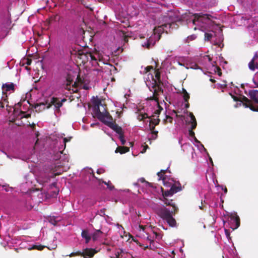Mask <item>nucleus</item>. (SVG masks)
<instances>
[{
	"instance_id": "31",
	"label": "nucleus",
	"mask_w": 258,
	"mask_h": 258,
	"mask_svg": "<svg viewBox=\"0 0 258 258\" xmlns=\"http://www.w3.org/2000/svg\"><path fill=\"white\" fill-rule=\"evenodd\" d=\"M140 183H143L144 184H145L146 186L147 185V184H149V183L146 181L145 179L144 178H141L140 179H138V181L137 182H135L134 183V185L136 186V187H141L142 185L140 184Z\"/></svg>"
},
{
	"instance_id": "15",
	"label": "nucleus",
	"mask_w": 258,
	"mask_h": 258,
	"mask_svg": "<svg viewBox=\"0 0 258 258\" xmlns=\"http://www.w3.org/2000/svg\"><path fill=\"white\" fill-rule=\"evenodd\" d=\"M65 98L59 99L56 97H52L50 98V102L43 104L44 108L49 109L52 108L54 111L59 110V108L62 106L63 102L66 101Z\"/></svg>"
},
{
	"instance_id": "52",
	"label": "nucleus",
	"mask_w": 258,
	"mask_h": 258,
	"mask_svg": "<svg viewBox=\"0 0 258 258\" xmlns=\"http://www.w3.org/2000/svg\"><path fill=\"white\" fill-rule=\"evenodd\" d=\"M126 151H119L118 148H117L115 151L116 153H117L118 152H120L121 154H123L125 153Z\"/></svg>"
},
{
	"instance_id": "28",
	"label": "nucleus",
	"mask_w": 258,
	"mask_h": 258,
	"mask_svg": "<svg viewBox=\"0 0 258 258\" xmlns=\"http://www.w3.org/2000/svg\"><path fill=\"white\" fill-rule=\"evenodd\" d=\"M163 202L165 204H166L168 206H170L172 207V208H173L174 213L176 212L177 211L178 207L176 206V205L175 204V203H173L172 200H168L167 199H165V200L163 201Z\"/></svg>"
},
{
	"instance_id": "62",
	"label": "nucleus",
	"mask_w": 258,
	"mask_h": 258,
	"mask_svg": "<svg viewBox=\"0 0 258 258\" xmlns=\"http://www.w3.org/2000/svg\"><path fill=\"white\" fill-rule=\"evenodd\" d=\"M172 113H177V112L176 111H175V110H173Z\"/></svg>"
},
{
	"instance_id": "64",
	"label": "nucleus",
	"mask_w": 258,
	"mask_h": 258,
	"mask_svg": "<svg viewBox=\"0 0 258 258\" xmlns=\"http://www.w3.org/2000/svg\"><path fill=\"white\" fill-rule=\"evenodd\" d=\"M254 83L256 85L257 87H258V84H256L254 81H253Z\"/></svg>"
},
{
	"instance_id": "40",
	"label": "nucleus",
	"mask_w": 258,
	"mask_h": 258,
	"mask_svg": "<svg viewBox=\"0 0 258 258\" xmlns=\"http://www.w3.org/2000/svg\"><path fill=\"white\" fill-rule=\"evenodd\" d=\"M2 187L3 188V189L7 192L9 191L10 190L12 191L13 190V188L12 187H10L9 185L6 184L2 185Z\"/></svg>"
},
{
	"instance_id": "58",
	"label": "nucleus",
	"mask_w": 258,
	"mask_h": 258,
	"mask_svg": "<svg viewBox=\"0 0 258 258\" xmlns=\"http://www.w3.org/2000/svg\"><path fill=\"white\" fill-rule=\"evenodd\" d=\"M50 179L49 178H47L46 180H44V182H47L48 180H49Z\"/></svg>"
},
{
	"instance_id": "26",
	"label": "nucleus",
	"mask_w": 258,
	"mask_h": 258,
	"mask_svg": "<svg viewBox=\"0 0 258 258\" xmlns=\"http://www.w3.org/2000/svg\"><path fill=\"white\" fill-rule=\"evenodd\" d=\"M258 56L256 53L254 54L253 56L252 59L251 60V61L248 63V67L249 69L251 71H254L255 69L257 68L258 67V64L255 63L254 62V60L257 58Z\"/></svg>"
},
{
	"instance_id": "59",
	"label": "nucleus",
	"mask_w": 258,
	"mask_h": 258,
	"mask_svg": "<svg viewBox=\"0 0 258 258\" xmlns=\"http://www.w3.org/2000/svg\"><path fill=\"white\" fill-rule=\"evenodd\" d=\"M235 101H237V98L236 97H232Z\"/></svg>"
},
{
	"instance_id": "12",
	"label": "nucleus",
	"mask_w": 258,
	"mask_h": 258,
	"mask_svg": "<svg viewBox=\"0 0 258 258\" xmlns=\"http://www.w3.org/2000/svg\"><path fill=\"white\" fill-rule=\"evenodd\" d=\"M45 197V194L42 191L34 188L26 196V201L30 204L38 205L43 201Z\"/></svg>"
},
{
	"instance_id": "36",
	"label": "nucleus",
	"mask_w": 258,
	"mask_h": 258,
	"mask_svg": "<svg viewBox=\"0 0 258 258\" xmlns=\"http://www.w3.org/2000/svg\"><path fill=\"white\" fill-rule=\"evenodd\" d=\"M31 62H32V60L31 59L26 58H24L22 61V63H23V65L29 66L31 64Z\"/></svg>"
},
{
	"instance_id": "10",
	"label": "nucleus",
	"mask_w": 258,
	"mask_h": 258,
	"mask_svg": "<svg viewBox=\"0 0 258 258\" xmlns=\"http://www.w3.org/2000/svg\"><path fill=\"white\" fill-rule=\"evenodd\" d=\"M130 94L126 93L124 95L123 100L121 101H114V105L115 107L118 108L119 109H122L124 111H126L125 109L128 108L136 109V111L135 113H149V111L146 109L144 107L141 108V106H137L135 103H132L128 99Z\"/></svg>"
},
{
	"instance_id": "8",
	"label": "nucleus",
	"mask_w": 258,
	"mask_h": 258,
	"mask_svg": "<svg viewBox=\"0 0 258 258\" xmlns=\"http://www.w3.org/2000/svg\"><path fill=\"white\" fill-rule=\"evenodd\" d=\"M70 139L64 138L62 142L56 143V145L50 153L51 160L54 161L56 163H54V167H59L65 165L66 162H68L69 159L67 155L63 154L62 151L66 148V144L67 142L69 141Z\"/></svg>"
},
{
	"instance_id": "46",
	"label": "nucleus",
	"mask_w": 258,
	"mask_h": 258,
	"mask_svg": "<svg viewBox=\"0 0 258 258\" xmlns=\"http://www.w3.org/2000/svg\"><path fill=\"white\" fill-rule=\"evenodd\" d=\"M54 242V241H53V243ZM56 247V242H55V243H53L52 244V245L51 246H48V248L51 249H54Z\"/></svg>"
},
{
	"instance_id": "56",
	"label": "nucleus",
	"mask_w": 258,
	"mask_h": 258,
	"mask_svg": "<svg viewBox=\"0 0 258 258\" xmlns=\"http://www.w3.org/2000/svg\"><path fill=\"white\" fill-rule=\"evenodd\" d=\"M209 160H210V162H211V164H212V165L213 166V163L212 158L211 157H209Z\"/></svg>"
},
{
	"instance_id": "44",
	"label": "nucleus",
	"mask_w": 258,
	"mask_h": 258,
	"mask_svg": "<svg viewBox=\"0 0 258 258\" xmlns=\"http://www.w3.org/2000/svg\"><path fill=\"white\" fill-rule=\"evenodd\" d=\"M224 231L227 238L228 239V240H229V239H230L229 232L228 231V230L225 229H224Z\"/></svg>"
},
{
	"instance_id": "49",
	"label": "nucleus",
	"mask_w": 258,
	"mask_h": 258,
	"mask_svg": "<svg viewBox=\"0 0 258 258\" xmlns=\"http://www.w3.org/2000/svg\"><path fill=\"white\" fill-rule=\"evenodd\" d=\"M116 226L119 229V230H120V229H121V230H122L123 232H124V228L121 225H119V224H117Z\"/></svg>"
},
{
	"instance_id": "38",
	"label": "nucleus",
	"mask_w": 258,
	"mask_h": 258,
	"mask_svg": "<svg viewBox=\"0 0 258 258\" xmlns=\"http://www.w3.org/2000/svg\"><path fill=\"white\" fill-rule=\"evenodd\" d=\"M157 134H158V132L156 131L151 134V137H149V138L148 139V141L149 142L150 144H151V139L155 140L157 138V136H158Z\"/></svg>"
},
{
	"instance_id": "1",
	"label": "nucleus",
	"mask_w": 258,
	"mask_h": 258,
	"mask_svg": "<svg viewBox=\"0 0 258 258\" xmlns=\"http://www.w3.org/2000/svg\"><path fill=\"white\" fill-rule=\"evenodd\" d=\"M149 68L153 69L152 67H150L145 69L147 74V77H145V80L147 86L152 92L154 98L152 101L154 108L151 113H161L163 110V108L160 103H162V100L164 102V99L168 101V97L171 96L173 90L172 86L166 81L161 80V71L159 69L154 71L155 75L154 76L150 72Z\"/></svg>"
},
{
	"instance_id": "30",
	"label": "nucleus",
	"mask_w": 258,
	"mask_h": 258,
	"mask_svg": "<svg viewBox=\"0 0 258 258\" xmlns=\"http://www.w3.org/2000/svg\"><path fill=\"white\" fill-rule=\"evenodd\" d=\"M81 236L85 239L86 243H88L91 240V237L90 236L88 231L86 230H82Z\"/></svg>"
},
{
	"instance_id": "53",
	"label": "nucleus",
	"mask_w": 258,
	"mask_h": 258,
	"mask_svg": "<svg viewBox=\"0 0 258 258\" xmlns=\"http://www.w3.org/2000/svg\"><path fill=\"white\" fill-rule=\"evenodd\" d=\"M189 152H190L191 154V158H192V159H194L195 158V155H196V153L195 152V150L194 151H189Z\"/></svg>"
},
{
	"instance_id": "60",
	"label": "nucleus",
	"mask_w": 258,
	"mask_h": 258,
	"mask_svg": "<svg viewBox=\"0 0 258 258\" xmlns=\"http://www.w3.org/2000/svg\"><path fill=\"white\" fill-rule=\"evenodd\" d=\"M183 113H190L191 112H187V111H185V110H184V111H183Z\"/></svg>"
},
{
	"instance_id": "63",
	"label": "nucleus",
	"mask_w": 258,
	"mask_h": 258,
	"mask_svg": "<svg viewBox=\"0 0 258 258\" xmlns=\"http://www.w3.org/2000/svg\"><path fill=\"white\" fill-rule=\"evenodd\" d=\"M116 113H121V112H119L118 110L116 111Z\"/></svg>"
},
{
	"instance_id": "42",
	"label": "nucleus",
	"mask_w": 258,
	"mask_h": 258,
	"mask_svg": "<svg viewBox=\"0 0 258 258\" xmlns=\"http://www.w3.org/2000/svg\"><path fill=\"white\" fill-rule=\"evenodd\" d=\"M96 172L99 174H102L105 172V169L102 168H99L97 169Z\"/></svg>"
},
{
	"instance_id": "39",
	"label": "nucleus",
	"mask_w": 258,
	"mask_h": 258,
	"mask_svg": "<svg viewBox=\"0 0 258 258\" xmlns=\"http://www.w3.org/2000/svg\"><path fill=\"white\" fill-rule=\"evenodd\" d=\"M102 130L104 132L105 134H106L108 136L110 137L112 139V140H113V138L112 137V134L109 131L108 129L106 127H102Z\"/></svg>"
},
{
	"instance_id": "35",
	"label": "nucleus",
	"mask_w": 258,
	"mask_h": 258,
	"mask_svg": "<svg viewBox=\"0 0 258 258\" xmlns=\"http://www.w3.org/2000/svg\"><path fill=\"white\" fill-rule=\"evenodd\" d=\"M197 38V35L196 34H192L188 36L185 40V42H189L190 41H192L195 40Z\"/></svg>"
},
{
	"instance_id": "33",
	"label": "nucleus",
	"mask_w": 258,
	"mask_h": 258,
	"mask_svg": "<svg viewBox=\"0 0 258 258\" xmlns=\"http://www.w3.org/2000/svg\"><path fill=\"white\" fill-rule=\"evenodd\" d=\"M160 13H156L153 15V23L155 24H159L160 23V18L161 16Z\"/></svg>"
},
{
	"instance_id": "17",
	"label": "nucleus",
	"mask_w": 258,
	"mask_h": 258,
	"mask_svg": "<svg viewBox=\"0 0 258 258\" xmlns=\"http://www.w3.org/2000/svg\"><path fill=\"white\" fill-rule=\"evenodd\" d=\"M166 170L167 169L161 170L160 172L157 173V175L159 177V180H162L164 186L170 187L171 184L174 182V180L172 178L168 177L167 175H165Z\"/></svg>"
},
{
	"instance_id": "20",
	"label": "nucleus",
	"mask_w": 258,
	"mask_h": 258,
	"mask_svg": "<svg viewBox=\"0 0 258 258\" xmlns=\"http://www.w3.org/2000/svg\"><path fill=\"white\" fill-rule=\"evenodd\" d=\"M230 218L232 223V227L233 229H237L240 226V218L237 215V213H233L230 214Z\"/></svg>"
},
{
	"instance_id": "43",
	"label": "nucleus",
	"mask_w": 258,
	"mask_h": 258,
	"mask_svg": "<svg viewBox=\"0 0 258 258\" xmlns=\"http://www.w3.org/2000/svg\"><path fill=\"white\" fill-rule=\"evenodd\" d=\"M49 221L52 224L55 225L56 224L57 221L55 220V218L51 217L50 218Z\"/></svg>"
},
{
	"instance_id": "24",
	"label": "nucleus",
	"mask_w": 258,
	"mask_h": 258,
	"mask_svg": "<svg viewBox=\"0 0 258 258\" xmlns=\"http://www.w3.org/2000/svg\"><path fill=\"white\" fill-rule=\"evenodd\" d=\"M170 189H171L172 194H174L178 191H181L182 190V187L180 183L178 181L177 182V183L174 182L173 184H171Z\"/></svg>"
},
{
	"instance_id": "25",
	"label": "nucleus",
	"mask_w": 258,
	"mask_h": 258,
	"mask_svg": "<svg viewBox=\"0 0 258 258\" xmlns=\"http://www.w3.org/2000/svg\"><path fill=\"white\" fill-rule=\"evenodd\" d=\"M2 99H3V102L0 101V110L2 108H4L5 107V105H6V110L8 111V113H11L12 112V109L13 107L11 106H9L7 104V99L5 98L4 97H2Z\"/></svg>"
},
{
	"instance_id": "54",
	"label": "nucleus",
	"mask_w": 258,
	"mask_h": 258,
	"mask_svg": "<svg viewBox=\"0 0 258 258\" xmlns=\"http://www.w3.org/2000/svg\"><path fill=\"white\" fill-rule=\"evenodd\" d=\"M76 255V252H72L71 254H70L69 255L68 254H67L66 256H68V255H69L70 256H74V255Z\"/></svg>"
},
{
	"instance_id": "55",
	"label": "nucleus",
	"mask_w": 258,
	"mask_h": 258,
	"mask_svg": "<svg viewBox=\"0 0 258 258\" xmlns=\"http://www.w3.org/2000/svg\"><path fill=\"white\" fill-rule=\"evenodd\" d=\"M242 19H244V20H249V18H247L246 17H242Z\"/></svg>"
},
{
	"instance_id": "11",
	"label": "nucleus",
	"mask_w": 258,
	"mask_h": 258,
	"mask_svg": "<svg viewBox=\"0 0 258 258\" xmlns=\"http://www.w3.org/2000/svg\"><path fill=\"white\" fill-rule=\"evenodd\" d=\"M167 27V25L165 24L155 26L153 29V34L142 44L143 47L147 48L153 47L156 41L160 39L162 33L166 31L165 28Z\"/></svg>"
},
{
	"instance_id": "29",
	"label": "nucleus",
	"mask_w": 258,
	"mask_h": 258,
	"mask_svg": "<svg viewBox=\"0 0 258 258\" xmlns=\"http://www.w3.org/2000/svg\"><path fill=\"white\" fill-rule=\"evenodd\" d=\"M194 144L197 147L198 149L201 152H206V150L203 145H202L201 143L196 139V138H195V143H194Z\"/></svg>"
},
{
	"instance_id": "51",
	"label": "nucleus",
	"mask_w": 258,
	"mask_h": 258,
	"mask_svg": "<svg viewBox=\"0 0 258 258\" xmlns=\"http://www.w3.org/2000/svg\"><path fill=\"white\" fill-rule=\"evenodd\" d=\"M221 189L224 191V193L227 194V188L225 186L223 187V186H221Z\"/></svg>"
},
{
	"instance_id": "37",
	"label": "nucleus",
	"mask_w": 258,
	"mask_h": 258,
	"mask_svg": "<svg viewBox=\"0 0 258 258\" xmlns=\"http://www.w3.org/2000/svg\"><path fill=\"white\" fill-rule=\"evenodd\" d=\"M138 114L139 115H138L137 118L139 120H142L145 118H149V116L148 115L149 114L145 113V114Z\"/></svg>"
},
{
	"instance_id": "48",
	"label": "nucleus",
	"mask_w": 258,
	"mask_h": 258,
	"mask_svg": "<svg viewBox=\"0 0 258 258\" xmlns=\"http://www.w3.org/2000/svg\"><path fill=\"white\" fill-rule=\"evenodd\" d=\"M18 115H23L24 114H17ZM25 115H20V116L21 117H29L30 116V114H29V113H28V114H24Z\"/></svg>"
},
{
	"instance_id": "5",
	"label": "nucleus",
	"mask_w": 258,
	"mask_h": 258,
	"mask_svg": "<svg viewBox=\"0 0 258 258\" xmlns=\"http://www.w3.org/2000/svg\"><path fill=\"white\" fill-rule=\"evenodd\" d=\"M166 122H172L173 120L176 124V127L188 128L189 135L195 139V133L192 131L197 126V121L194 114H164Z\"/></svg>"
},
{
	"instance_id": "45",
	"label": "nucleus",
	"mask_w": 258,
	"mask_h": 258,
	"mask_svg": "<svg viewBox=\"0 0 258 258\" xmlns=\"http://www.w3.org/2000/svg\"><path fill=\"white\" fill-rule=\"evenodd\" d=\"M142 148L143 149L141 151V153H144L146 152V149L148 148V146L147 145H142Z\"/></svg>"
},
{
	"instance_id": "13",
	"label": "nucleus",
	"mask_w": 258,
	"mask_h": 258,
	"mask_svg": "<svg viewBox=\"0 0 258 258\" xmlns=\"http://www.w3.org/2000/svg\"><path fill=\"white\" fill-rule=\"evenodd\" d=\"M88 107L90 110L92 111V113H109L105 108V105L102 103L101 100L97 97H92Z\"/></svg>"
},
{
	"instance_id": "57",
	"label": "nucleus",
	"mask_w": 258,
	"mask_h": 258,
	"mask_svg": "<svg viewBox=\"0 0 258 258\" xmlns=\"http://www.w3.org/2000/svg\"><path fill=\"white\" fill-rule=\"evenodd\" d=\"M82 128L84 130H86L87 129V127L85 125H83Z\"/></svg>"
},
{
	"instance_id": "9",
	"label": "nucleus",
	"mask_w": 258,
	"mask_h": 258,
	"mask_svg": "<svg viewBox=\"0 0 258 258\" xmlns=\"http://www.w3.org/2000/svg\"><path fill=\"white\" fill-rule=\"evenodd\" d=\"M154 210L156 213L171 227H174L176 225V222L173 217L174 211L170 210L169 208H166L164 205H155Z\"/></svg>"
},
{
	"instance_id": "32",
	"label": "nucleus",
	"mask_w": 258,
	"mask_h": 258,
	"mask_svg": "<svg viewBox=\"0 0 258 258\" xmlns=\"http://www.w3.org/2000/svg\"><path fill=\"white\" fill-rule=\"evenodd\" d=\"M102 233L100 230H96L92 234V238L93 241L97 240Z\"/></svg>"
},
{
	"instance_id": "50",
	"label": "nucleus",
	"mask_w": 258,
	"mask_h": 258,
	"mask_svg": "<svg viewBox=\"0 0 258 258\" xmlns=\"http://www.w3.org/2000/svg\"><path fill=\"white\" fill-rule=\"evenodd\" d=\"M99 125V124L98 122H94V123H91L90 125V126L93 127L96 125H98V126Z\"/></svg>"
},
{
	"instance_id": "2",
	"label": "nucleus",
	"mask_w": 258,
	"mask_h": 258,
	"mask_svg": "<svg viewBox=\"0 0 258 258\" xmlns=\"http://www.w3.org/2000/svg\"><path fill=\"white\" fill-rule=\"evenodd\" d=\"M192 24L195 26L194 30L199 29L205 32L206 41H210L211 44L220 48L224 46L222 29L217 26H213L212 20L207 14H196Z\"/></svg>"
},
{
	"instance_id": "6",
	"label": "nucleus",
	"mask_w": 258,
	"mask_h": 258,
	"mask_svg": "<svg viewBox=\"0 0 258 258\" xmlns=\"http://www.w3.org/2000/svg\"><path fill=\"white\" fill-rule=\"evenodd\" d=\"M11 6V0H0V28L2 31H6L12 23Z\"/></svg>"
},
{
	"instance_id": "4",
	"label": "nucleus",
	"mask_w": 258,
	"mask_h": 258,
	"mask_svg": "<svg viewBox=\"0 0 258 258\" xmlns=\"http://www.w3.org/2000/svg\"><path fill=\"white\" fill-rule=\"evenodd\" d=\"M132 228L136 236L148 241L151 248H157V243L161 238L162 235L149 227H144L140 223L138 218L132 219Z\"/></svg>"
},
{
	"instance_id": "61",
	"label": "nucleus",
	"mask_w": 258,
	"mask_h": 258,
	"mask_svg": "<svg viewBox=\"0 0 258 258\" xmlns=\"http://www.w3.org/2000/svg\"><path fill=\"white\" fill-rule=\"evenodd\" d=\"M19 113H27V112L25 111H21Z\"/></svg>"
},
{
	"instance_id": "19",
	"label": "nucleus",
	"mask_w": 258,
	"mask_h": 258,
	"mask_svg": "<svg viewBox=\"0 0 258 258\" xmlns=\"http://www.w3.org/2000/svg\"><path fill=\"white\" fill-rule=\"evenodd\" d=\"M178 143L180 145L181 150L183 152L187 153L188 152H189V151H194L193 147L189 143L184 142L182 138H179L178 139Z\"/></svg>"
},
{
	"instance_id": "7",
	"label": "nucleus",
	"mask_w": 258,
	"mask_h": 258,
	"mask_svg": "<svg viewBox=\"0 0 258 258\" xmlns=\"http://www.w3.org/2000/svg\"><path fill=\"white\" fill-rule=\"evenodd\" d=\"M93 117H96L101 122L107 125L118 135V138L122 145H125L126 141L124 139L123 132L120 126H119L113 121L110 114H92Z\"/></svg>"
},
{
	"instance_id": "18",
	"label": "nucleus",
	"mask_w": 258,
	"mask_h": 258,
	"mask_svg": "<svg viewBox=\"0 0 258 258\" xmlns=\"http://www.w3.org/2000/svg\"><path fill=\"white\" fill-rule=\"evenodd\" d=\"M19 245L20 246V248H26L29 250H31L32 249L42 250L44 247V246L38 245L37 244H33L29 243L26 241H21L20 243H19Z\"/></svg>"
},
{
	"instance_id": "27",
	"label": "nucleus",
	"mask_w": 258,
	"mask_h": 258,
	"mask_svg": "<svg viewBox=\"0 0 258 258\" xmlns=\"http://www.w3.org/2000/svg\"><path fill=\"white\" fill-rule=\"evenodd\" d=\"M86 172H87L88 178L89 180H90L91 178H95L97 179V178L94 175L93 170L91 168H84V171L82 172V174H84Z\"/></svg>"
},
{
	"instance_id": "22",
	"label": "nucleus",
	"mask_w": 258,
	"mask_h": 258,
	"mask_svg": "<svg viewBox=\"0 0 258 258\" xmlns=\"http://www.w3.org/2000/svg\"><path fill=\"white\" fill-rule=\"evenodd\" d=\"M3 93L6 94L7 92L14 91L15 85L13 83H6L2 86Z\"/></svg>"
},
{
	"instance_id": "16",
	"label": "nucleus",
	"mask_w": 258,
	"mask_h": 258,
	"mask_svg": "<svg viewBox=\"0 0 258 258\" xmlns=\"http://www.w3.org/2000/svg\"><path fill=\"white\" fill-rule=\"evenodd\" d=\"M249 97L253 100L256 104V106H254L249 102L248 104H244L241 101H240V104H243L245 107H249L250 110L253 111H258V90H252L249 91L248 93Z\"/></svg>"
},
{
	"instance_id": "21",
	"label": "nucleus",
	"mask_w": 258,
	"mask_h": 258,
	"mask_svg": "<svg viewBox=\"0 0 258 258\" xmlns=\"http://www.w3.org/2000/svg\"><path fill=\"white\" fill-rule=\"evenodd\" d=\"M97 251L92 248H86L83 250L82 255L84 258H90L93 256L95 253H97Z\"/></svg>"
},
{
	"instance_id": "23",
	"label": "nucleus",
	"mask_w": 258,
	"mask_h": 258,
	"mask_svg": "<svg viewBox=\"0 0 258 258\" xmlns=\"http://www.w3.org/2000/svg\"><path fill=\"white\" fill-rule=\"evenodd\" d=\"M183 91V98L184 100V102L182 103V106H183V108H187L189 107V103H188V100L189 98V95L188 93L186 92V91L182 88Z\"/></svg>"
},
{
	"instance_id": "3",
	"label": "nucleus",
	"mask_w": 258,
	"mask_h": 258,
	"mask_svg": "<svg viewBox=\"0 0 258 258\" xmlns=\"http://www.w3.org/2000/svg\"><path fill=\"white\" fill-rule=\"evenodd\" d=\"M176 61L179 65L183 66L187 69H200L202 70L200 67V66H202L208 71L218 73L219 76L221 74L220 69L217 66L216 62H212L211 58L208 55L194 57L179 56L176 58Z\"/></svg>"
},
{
	"instance_id": "47",
	"label": "nucleus",
	"mask_w": 258,
	"mask_h": 258,
	"mask_svg": "<svg viewBox=\"0 0 258 258\" xmlns=\"http://www.w3.org/2000/svg\"><path fill=\"white\" fill-rule=\"evenodd\" d=\"M188 5H193L194 0H183Z\"/></svg>"
},
{
	"instance_id": "14",
	"label": "nucleus",
	"mask_w": 258,
	"mask_h": 258,
	"mask_svg": "<svg viewBox=\"0 0 258 258\" xmlns=\"http://www.w3.org/2000/svg\"><path fill=\"white\" fill-rule=\"evenodd\" d=\"M33 176L26 175L25 176V182H23L19 186V190L21 192L27 196L32 190L34 189L33 186L35 185L32 178Z\"/></svg>"
},
{
	"instance_id": "41",
	"label": "nucleus",
	"mask_w": 258,
	"mask_h": 258,
	"mask_svg": "<svg viewBox=\"0 0 258 258\" xmlns=\"http://www.w3.org/2000/svg\"><path fill=\"white\" fill-rule=\"evenodd\" d=\"M173 195H174V194H172V192L171 191V189H170L169 190L165 191V192H164V195L166 197L172 196Z\"/></svg>"
},
{
	"instance_id": "34",
	"label": "nucleus",
	"mask_w": 258,
	"mask_h": 258,
	"mask_svg": "<svg viewBox=\"0 0 258 258\" xmlns=\"http://www.w3.org/2000/svg\"><path fill=\"white\" fill-rule=\"evenodd\" d=\"M99 181H101L104 184L107 186V187L110 190H113L115 189L114 186L112 184L110 181H108L107 182L103 181L102 179H99Z\"/></svg>"
}]
</instances>
